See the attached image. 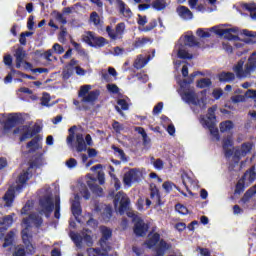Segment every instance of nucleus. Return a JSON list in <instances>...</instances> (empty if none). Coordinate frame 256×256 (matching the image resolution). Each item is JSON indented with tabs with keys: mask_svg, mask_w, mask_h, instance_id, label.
<instances>
[{
	"mask_svg": "<svg viewBox=\"0 0 256 256\" xmlns=\"http://www.w3.org/2000/svg\"><path fill=\"white\" fill-rule=\"evenodd\" d=\"M43 223V219L36 214H31L28 218H24L21 224V237L24 249L27 255H35L37 246L33 243V232L31 231L32 225L39 227Z\"/></svg>",
	"mask_w": 256,
	"mask_h": 256,
	"instance_id": "obj_1",
	"label": "nucleus"
},
{
	"mask_svg": "<svg viewBox=\"0 0 256 256\" xmlns=\"http://www.w3.org/2000/svg\"><path fill=\"white\" fill-rule=\"evenodd\" d=\"M243 61H239L234 66V72L236 73L239 79H243L245 77H251V73L256 71V52L252 53V55L248 58V61L244 65Z\"/></svg>",
	"mask_w": 256,
	"mask_h": 256,
	"instance_id": "obj_2",
	"label": "nucleus"
},
{
	"mask_svg": "<svg viewBox=\"0 0 256 256\" xmlns=\"http://www.w3.org/2000/svg\"><path fill=\"white\" fill-rule=\"evenodd\" d=\"M182 99L190 105L200 107V109H205V105H207V98H205V92L202 91L200 94H197L195 93V89L193 88H189L188 90L184 91Z\"/></svg>",
	"mask_w": 256,
	"mask_h": 256,
	"instance_id": "obj_3",
	"label": "nucleus"
},
{
	"mask_svg": "<svg viewBox=\"0 0 256 256\" xmlns=\"http://www.w3.org/2000/svg\"><path fill=\"white\" fill-rule=\"evenodd\" d=\"M146 245L148 249H153L156 245V255L163 256L165 255V251H169L171 249V245L167 244V242L161 240L159 242V234L158 233H150L148 235V240L146 241Z\"/></svg>",
	"mask_w": 256,
	"mask_h": 256,
	"instance_id": "obj_4",
	"label": "nucleus"
},
{
	"mask_svg": "<svg viewBox=\"0 0 256 256\" xmlns=\"http://www.w3.org/2000/svg\"><path fill=\"white\" fill-rule=\"evenodd\" d=\"M82 41L90 45V47H105L109 43L107 39L101 36H97L95 32H86L82 36Z\"/></svg>",
	"mask_w": 256,
	"mask_h": 256,
	"instance_id": "obj_5",
	"label": "nucleus"
},
{
	"mask_svg": "<svg viewBox=\"0 0 256 256\" xmlns=\"http://www.w3.org/2000/svg\"><path fill=\"white\" fill-rule=\"evenodd\" d=\"M91 85H84L80 87L79 97L83 103H94L99 97V90L91 91Z\"/></svg>",
	"mask_w": 256,
	"mask_h": 256,
	"instance_id": "obj_6",
	"label": "nucleus"
},
{
	"mask_svg": "<svg viewBox=\"0 0 256 256\" xmlns=\"http://www.w3.org/2000/svg\"><path fill=\"white\" fill-rule=\"evenodd\" d=\"M210 31L215 32L216 35H219L220 37H224L225 39H228L229 41L233 39H237V36L239 35V29L237 28H223V26H214L210 28Z\"/></svg>",
	"mask_w": 256,
	"mask_h": 256,
	"instance_id": "obj_7",
	"label": "nucleus"
},
{
	"mask_svg": "<svg viewBox=\"0 0 256 256\" xmlns=\"http://www.w3.org/2000/svg\"><path fill=\"white\" fill-rule=\"evenodd\" d=\"M114 206L117 213L123 215L125 211H127V207H129V197L124 192H118L114 198Z\"/></svg>",
	"mask_w": 256,
	"mask_h": 256,
	"instance_id": "obj_8",
	"label": "nucleus"
},
{
	"mask_svg": "<svg viewBox=\"0 0 256 256\" xmlns=\"http://www.w3.org/2000/svg\"><path fill=\"white\" fill-rule=\"evenodd\" d=\"M255 144L253 142H244L240 146L234 147L233 155L235 159H243V157H247V155L251 154Z\"/></svg>",
	"mask_w": 256,
	"mask_h": 256,
	"instance_id": "obj_9",
	"label": "nucleus"
},
{
	"mask_svg": "<svg viewBox=\"0 0 256 256\" xmlns=\"http://www.w3.org/2000/svg\"><path fill=\"white\" fill-rule=\"evenodd\" d=\"M143 178V172L134 168L124 174L123 183L126 187H131L132 183L139 182Z\"/></svg>",
	"mask_w": 256,
	"mask_h": 256,
	"instance_id": "obj_10",
	"label": "nucleus"
},
{
	"mask_svg": "<svg viewBox=\"0 0 256 256\" xmlns=\"http://www.w3.org/2000/svg\"><path fill=\"white\" fill-rule=\"evenodd\" d=\"M53 209H55L53 198H51L49 195L44 196L40 200L39 213H41V215L44 214L46 217H49V213H52Z\"/></svg>",
	"mask_w": 256,
	"mask_h": 256,
	"instance_id": "obj_11",
	"label": "nucleus"
},
{
	"mask_svg": "<svg viewBox=\"0 0 256 256\" xmlns=\"http://www.w3.org/2000/svg\"><path fill=\"white\" fill-rule=\"evenodd\" d=\"M87 145L89 147L93 145V139L91 138V135L87 134L86 137L83 138V134H76V151L78 153H82V151H87Z\"/></svg>",
	"mask_w": 256,
	"mask_h": 256,
	"instance_id": "obj_12",
	"label": "nucleus"
},
{
	"mask_svg": "<svg viewBox=\"0 0 256 256\" xmlns=\"http://www.w3.org/2000/svg\"><path fill=\"white\" fill-rule=\"evenodd\" d=\"M16 57V67L17 69H31V63L25 61V57H27V53L23 48H18L15 52Z\"/></svg>",
	"mask_w": 256,
	"mask_h": 256,
	"instance_id": "obj_13",
	"label": "nucleus"
},
{
	"mask_svg": "<svg viewBox=\"0 0 256 256\" xmlns=\"http://www.w3.org/2000/svg\"><path fill=\"white\" fill-rule=\"evenodd\" d=\"M100 231L102 234V238L100 240V247H101L102 251H106V252L111 251V246H109V244L107 243V240L111 239V235H112L111 229H109L105 226H102L100 228Z\"/></svg>",
	"mask_w": 256,
	"mask_h": 256,
	"instance_id": "obj_14",
	"label": "nucleus"
},
{
	"mask_svg": "<svg viewBox=\"0 0 256 256\" xmlns=\"http://www.w3.org/2000/svg\"><path fill=\"white\" fill-rule=\"evenodd\" d=\"M72 239L76 247H81L83 243H86L88 247H91V245H93V239L91 238V235H89V233L83 234L82 236L80 234H73Z\"/></svg>",
	"mask_w": 256,
	"mask_h": 256,
	"instance_id": "obj_15",
	"label": "nucleus"
},
{
	"mask_svg": "<svg viewBox=\"0 0 256 256\" xmlns=\"http://www.w3.org/2000/svg\"><path fill=\"white\" fill-rule=\"evenodd\" d=\"M134 222H135L134 224L135 235H137L138 237H143V235H146L147 230L149 229L147 224H145V222L138 217L134 218Z\"/></svg>",
	"mask_w": 256,
	"mask_h": 256,
	"instance_id": "obj_16",
	"label": "nucleus"
},
{
	"mask_svg": "<svg viewBox=\"0 0 256 256\" xmlns=\"http://www.w3.org/2000/svg\"><path fill=\"white\" fill-rule=\"evenodd\" d=\"M108 2L110 3V5H116L121 15H123L124 17H131L133 15L131 9H129V7H127V4H125V2H123L122 0H108Z\"/></svg>",
	"mask_w": 256,
	"mask_h": 256,
	"instance_id": "obj_17",
	"label": "nucleus"
},
{
	"mask_svg": "<svg viewBox=\"0 0 256 256\" xmlns=\"http://www.w3.org/2000/svg\"><path fill=\"white\" fill-rule=\"evenodd\" d=\"M87 185L91 189L95 195H98V197H101L103 195V188L99 187L96 183L97 180L91 176V174H88L87 176Z\"/></svg>",
	"mask_w": 256,
	"mask_h": 256,
	"instance_id": "obj_18",
	"label": "nucleus"
},
{
	"mask_svg": "<svg viewBox=\"0 0 256 256\" xmlns=\"http://www.w3.org/2000/svg\"><path fill=\"white\" fill-rule=\"evenodd\" d=\"M106 31L111 39H121V36L123 35V31H125V24L119 23L116 26V31L111 30V27H107Z\"/></svg>",
	"mask_w": 256,
	"mask_h": 256,
	"instance_id": "obj_19",
	"label": "nucleus"
},
{
	"mask_svg": "<svg viewBox=\"0 0 256 256\" xmlns=\"http://www.w3.org/2000/svg\"><path fill=\"white\" fill-rule=\"evenodd\" d=\"M14 133H20V135H22L20 141H25L26 139H31V137H33V130L29 126H20L14 130Z\"/></svg>",
	"mask_w": 256,
	"mask_h": 256,
	"instance_id": "obj_20",
	"label": "nucleus"
},
{
	"mask_svg": "<svg viewBox=\"0 0 256 256\" xmlns=\"http://www.w3.org/2000/svg\"><path fill=\"white\" fill-rule=\"evenodd\" d=\"M233 147V136L228 135L226 138L223 139V149L226 157H231L233 155L234 150L231 148Z\"/></svg>",
	"mask_w": 256,
	"mask_h": 256,
	"instance_id": "obj_21",
	"label": "nucleus"
},
{
	"mask_svg": "<svg viewBox=\"0 0 256 256\" xmlns=\"http://www.w3.org/2000/svg\"><path fill=\"white\" fill-rule=\"evenodd\" d=\"M13 217H15V213L6 215L2 218V220H0V233L7 231V229L13 225Z\"/></svg>",
	"mask_w": 256,
	"mask_h": 256,
	"instance_id": "obj_22",
	"label": "nucleus"
},
{
	"mask_svg": "<svg viewBox=\"0 0 256 256\" xmlns=\"http://www.w3.org/2000/svg\"><path fill=\"white\" fill-rule=\"evenodd\" d=\"M80 198L79 195H74V199L71 200V209H72V214L74 217H79L81 215V203L79 202Z\"/></svg>",
	"mask_w": 256,
	"mask_h": 256,
	"instance_id": "obj_23",
	"label": "nucleus"
},
{
	"mask_svg": "<svg viewBox=\"0 0 256 256\" xmlns=\"http://www.w3.org/2000/svg\"><path fill=\"white\" fill-rule=\"evenodd\" d=\"M18 121H19V117L16 114L10 115L4 125L5 132L9 133V131H11V129H13V127L17 125Z\"/></svg>",
	"mask_w": 256,
	"mask_h": 256,
	"instance_id": "obj_24",
	"label": "nucleus"
},
{
	"mask_svg": "<svg viewBox=\"0 0 256 256\" xmlns=\"http://www.w3.org/2000/svg\"><path fill=\"white\" fill-rule=\"evenodd\" d=\"M14 199H15V188L10 187L3 197L5 207H11V205H13Z\"/></svg>",
	"mask_w": 256,
	"mask_h": 256,
	"instance_id": "obj_25",
	"label": "nucleus"
},
{
	"mask_svg": "<svg viewBox=\"0 0 256 256\" xmlns=\"http://www.w3.org/2000/svg\"><path fill=\"white\" fill-rule=\"evenodd\" d=\"M177 13L179 17H181L182 19H185V20L193 19V13L191 12V10H189V8L185 6H179L177 8Z\"/></svg>",
	"mask_w": 256,
	"mask_h": 256,
	"instance_id": "obj_26",
	"label": "nucleus"
},
{
	"mask_svg": "<svg viewBox=\"0 0 256 256\" xmlns=\"http://www.w3.org/2000/svg\"><path fill=\"white\" fill-rule=\"evenodd\" d=\"M220 131L221 133H231L233 131L235 124L231 120H227L220 123Z\"/></svg>",
	"mask_w": 256,
	"mask_h": 256,
	"instance_id": "obj_27",
	"label": "nucleus"
},
{
	"mask_svg": "<svg viewBox=\"0 0 256 256\" xmlns=\"http://www.w3.org/2000/svg\"><path fill=\"white\" fill-rule=\"evenodd\" d=\"M256 179V172L255 167L250 168L246 173L244 174L243 181L244 183H253Z\"/></svg>",
	"mask_w": 256,
	"mask_h": 256,
	"instance_id": "obj_28",
	"label": "nucleus"
},
{
	"mask_svg": "<svg viewBox=\"0 0 256 256\" xmlns=\"http://www.w3.org/2000/svg\"><path fill=\"white\" fill-rule=\"evenodd\" d=\"M215 107L209 108L208 109V114H207V119L202 118L201 123L202 125H207V123H214L215 121Z\"/></svg>",
	"mask_w": 256,
	"mask_h": 256,
	"instance_id": "obj_29",
	"label": "nucleus"
},
{
	"mask_svg": "<svg viewBox=\"0 0 256 256\" xmlns=\"http://www.w3.org/2000/svg\"><path fill=\"white\" fill-rule=\"evenodd\" d=\"M77 66V60L72 59L69 63V65L67 66L66 69H64L63 71V78L64 79H69L71 77V75H73V70L69 67H75Z\"/></svg>",
	"mask_w": 256,
	"mask_h": 256,
	"instance_id": "obj_30",
	"label": "nucleus"
},
{
	"mask_svg": "<svg viewBox=\"0 0 256 256\" xmlns=\"http://www.w3.org/2000/svg\"><path fill=\"white\" fill-rule=\"evenodd\" d=\"M41 143H39V138H34L27 144V149L29 153H33V151H37V149H41Z\"/></svg>",
	"mask_w": 256,
	"mask_h": 256,
	"instance_id": "obj_31",
	"label": "nucleus"
},
{
	"mask_svg": "<svg viewBox=\"0 0 256 256\" xmlns=\"http://www.w3.org/2000/svg\"><path fill=\"white\" fill-rule=\"evenodd\" d=\"M205 126L209 129L213 139H215L216 141H219V129H217V127H215L214 124L209 122H206Z\"/></svg>",
	"mask_w": 256,
	"mask_h": 256,
	"instance_id": "obj_32",
	"label": "nucleus"
},
{
	"mask_svg": "<svg viewBox=\"0 0 256 256\" xmlns=\"http://www.w3.org/2000/svg\"><path fill=\"white\" fill-rule=\"evenodd\" d=\"M151 39L143 37V38H136V40L133 42V47H135V49H139L141 47H145V45H147V43H150Z\"/></svg>",
	"mask_w": 256,
	"mask_h": 256,
	"instance_id": "obj_33",
	"label": "nucleus"
},
{
	"mask_svg": "<svg viewBox=\"0 0 256 256\" xmlns=\"http://www.w3.org/2000/svg\"><path fill=\"white\" fill-rule=\"evenodd\" d=\"M150 163L157 171H162V169L165 167V163L159 158L155 159V157H151Z\"/></svg>",
	"mask_w": 256,
	"mask_h": 256,
	"instance_id": "obj_34",
	"label": "nucleus"
},
{
	"mask_svg": "<svg viewBox=\"0 0 256 256\" xmlns=\"http://www.w3.org/2000/svg\"><path fill=\"white\" fill-rule=\"evenodd\" d=\"M34 167H45V165H47V158H45V156H43V154H40L33 162Z\"/></svg>",
	"mask_w": 256,
	"mask_h": 256,
	"instance_id": "obj_35",
	"label": "nucleus"
},
{
	"mask_svg": "<svg viewBox=\"0 0 256 256\" xmlns=\"http://www.w3.org/2000/svg\"><path fill=\"white\" fill-rule=\"evenodd\" d=\"M145 65H147V60H145V57H143V55H138L134 62L135 69H143Z\"/></svg>",
	"mask_w": 256,
	"mask_h": 256,
	"instance_id": "obj_36",
	"label": "nucleus"
},
{
	"mask_svg": "<svg viewBox=\"0 0 256 256\" xmlns=\"http://www.w3.org/2000/svg\"><path fill=\"white\" fill-rule=\"evenodd\" d=\"M153 9H156V11H163V9L167 8V1L165 0H155L152 3Z\"/></svg>",
	"mask_w": 256,
	"mask_h": 256,
	"instance_id": "obj_37",
	"label": "nucleus"
},
{
	"mask_svg": "<svg viewBox=\"0 0 256 256\" xmlns=\"http://www.w3.org/2000/svg\"><path fill=\"white\" fill-rule=\"evenodd\" d=\"M12 256H27V252H25V246L17 245L12 250Z\"/></svg>",
	"mask_w": 256,
	"mask_h": 256,
	"instance_id": "obj_38",
	"label": "nucleus"
},
{
	"mask_svg": "<svg viewBox=\"0 0 256 256\" xmlns=\"http://www.w3.org/2000/svg\"><path fill=\"white\" fill-rule=\"evenodd\" d=\"M13 239H15V232H8L4 238L3 247H9V245H13Z\"/></svg>",
	"mask_w": 256,
	"mask_h": 256,
	"instance_id": "obj_39",
	"label": "nucleus"
},
{
	"mask_svg": "<svg viewBox=\"0 0 256 256\" xmlns=\"http://www.w3.org/2000/svg\"><path fill=\"white\" fill-rule=\"evenodd\" d=\"M233 79H235V74H233L231 72H222L219 75L220 81H226L227 83H229V81H233Z\"/></svg>",
	"mask_w": 256,
	"mask_h": 256,
	"instance_id": "obj_40",
	"label": "nucleus"
},
{
	"mask_svg": "<svg viewBox=\"0 0 256 256\" xmlns=\"http://www.w3.org/2000/svg\"><path fill=\"white\" fill-rule=\"evenodd\" d=\"M54 208H55L54 217L56 219H59V217H61V213H60V211H61V199L59 197L55 198Z\"/></svg>",
	"mask_w": 256,
	"mask_h": 256,
	"instance_id": "obj_41",
	"label": "nucleus"
},
{
	"mask_svg": "<svg viewBox=\"0 0 256 256\" xmlns=\"http://www.w3.org/2000/svg\"><path fill=\"white\" fill-rule=\"evenodd\" d=\"M29 171H31V168H28L26 172L19 176L18 181L21 183V185L25 184L27 181H29V179H31V173Z\"/></svg>",
	"mask_w": 256,
	"mask_h": 256,
	"instance_id": "obj_42",
	"label": "nucleus"
},
{
	"mask_svg": "<svg viewBox=\"0 0 256 256\" xmlns=\"http://www.w3.org/2000/svg\"><path fill=\"white\" fill-rule=\"evenodd\" d=\"M107 253H109V251L106 252V251L102 250V252H101L94 248L88 249V256H107Z\"/></svg>",
	"mask_w": 256,
	"mask_h": 256,
	"instance_id": "obj_43",
	"label": "nucleus"
},
{
	"mask_svg": "<svg viewBox=\"0 0 256 256\" xmlns=\"http://www.w3.org/2000/svg\"><path fill=\"white\" fill-rule=\"evenodd\" d=\"M210 85H211V80L208 78H202L197 82V87L199 89H205L207 87H210Z\"/></svg>",
	"mask_w": 256,
	"mask_h": 256,
	"instance_id": "obj_44",
	"label": "nucleus"
},
{
	"mask_svg": "<svg viewBox=\"0 0 256 256\" xmlns=\"http://www.w3.org/2000/svg\"><path fill=\"white\" fill-rule=\"evenodd\" d=\"M185 45H187L188 47H195V45H198L197 41L195 40V36L191 35H187L185 36V40H184Z\"/></svg>",
	"mask_w": 256,
	"mask_h": 256,
	"instance_id": "obj_45",
	"label": "nucleus"
},
{
	"mask_svg": "<svg viewBox=\"0 0 256 256\" xmlns=\"http://www.w3.org/2000/svg\"><path fill=\"white\" fill-rule=\"evenodd\" d=\"M178 57H180V59H191V54L187 52L185 46H182L178 49Z\"/></svg>",
	"mask_w": 256,
	"mask_h": 256,
	"instance_id": "obj_46",
	"label": "nucleus"
},
{
	"mask_svg": "<svg viewBox=\"0 0 256 256\" xmlns=\"http://www.w3.org/2000/svg\"><path fill=\"white\" fill-rule=\"evenodd\" d=\"M112 149H114V153L124 162H127V156H125V152H123L122 149L112 146Z\"/></svg>",
	"mask_w": 256,
	"mask_h": 256,
	"instance_id": "obj_47",
	"label": "nucleus"
},
{
	"mask_svg": "<svg viewBox=\"0 0 256 256\" xmlns=\"http://www.w3.org/2000/svg\"><path fill=\"white\" fill-rule=\"evenodd\" d=\"M245 8L249 11L250 17H252V19H256V4H246Z\"/></svg>",
	"mask_w": 256,
	"mask_h": 256,
	"instance_id": "obj_48",
	"label": "nucleus"
},
{
	"mask_svg": "<svg viewBox=\"0 0 256 256\" xmlns=\"http://www.w3.org/2000/svg\"><path fill=\"white\" fill-rule=\"evenodd\" d=\"M253 195H255V191H254L253 189L248 190V191L244 194L243 198L241 199V202H242V203H248V202H249V199H251V198L253 197Z\"/></svg>",
	"mask_w": 256,
	"mask_h": 256,
	"instance_id": "obj_49",
	"label": "nucleus"
},
{
	"mask_svg": "<svg viewBox=\"0 0 256 256\" xmlns=\"http://www.w3.org/2000/svg\"><path fill=\"white\" fill-rule=\"evenodd\" d=\"M111 213H112L111 206H105V209L103 212L104 221H109V219H111Z\"/></svg>",
	"mask_w": 256,
	"mask_h": 256,
	"instance_id": "obj_50",
	"label": "nucleus"
},
{
	"mask_svg": "<svg viewBox=\"0 0 256 256\" xmlns=\"http://www.w3.org/2000/svg\"><path fill=\"white\" fill-rule=\"evenodd\" d=\"M90 20L92 23H94V25H101V18H99V14H97V12H92L90 15Z\"/></svg>",
	"mask_w": 256,
	"mask_h": 256,
	"instance_id": "obj_51",
	"label": "nucleus"
},
{
	"mask_svg": "<svg viewBox=\"0 0 256 256\" xmlns=\"http://www.w3.org/2000/svg\"><path fill=\"white\" fill-rule=\"evenodd\" d=\"M52 51L54 53H57L58 55H61L63 53H65V49L63 48V46H61L59 43H55L52 47Z\"/></svg>",
	"mask_w": 256,
	"mask_h": 256,
	"instance_id": "obj_52",
	"label": "nucleus"
},
{
	"mask_svg": "<svg viewBox=\"0 0 256 256\" xmlns=\"http://www.w3.org/2000/svg\"><path fill=\"white\" fill-rule=\"evenodd\" d=\"M31 209H33V202L28 201L21 210L22 215H27Z\"/></svg>",
	"mask_w": 256,
	"mask_h": 256,
	"instance_id": "obj_53",
	"label": "nucleus"
},
{
	"mask_svg": "<svg viewBox=\"0 0 256 256\" xmlns=\"http://www.w3.org/2000/svg\"><path fill=\"white\" fill-rule=\"evenodd\" d=\"M242 35H245L246 37H250V40H247V43L253 42V39L256 37V32L249 31V30H243Z\"/></svg>",
	"mask_w": 256,
	"mask_h": 256,
	"instance_id": "obj_54",
	"label": "nucleus"
},
{
	"mask_svg": "<svg viewBox=\"0 0 256 256\" xmlns=\"http://www.w3.org/2000/svg\"><path fill=\"white\" fill-rule=\"evenodd\" d=\"M175 209L180 213V215H187V213H189V210L187 209V207H185L182 204H177L175 206Z\"/></svg>",
	"mask_w": 256,
	"mask_h": 256,
	"instance_id": "obj_55",
	"label": "nucleus"
},
{
	"mask_svg": "<svg viewBox=\"0 0 256 256\" xmlns=\"http://www.w3.org/2000/svg\"><path fill=\"white\" fill-rule=\"evenodd\" d=\"M197 35H198V37H201L202 39H207V38L211 37V34L209 33V31H205L203 29H198Z\"/></svg>",
	"mask_w": 256,
	"mask_h": 256,
	"instance_id": "obj_56",
	"label": "nucleus"
},
{
	"mask_svg": "<svg viewBox=\"0 0 256 256\" xmlns=\"http://www.w3.org/2000/svg\"><path fill=\"white\" fill-rule=\"evenodd\" d=\"M233 103H244L245 95H235L231 97Z\"/></svg>",
	"mask_w": 256,
	"mask_h": 256,
	"instance_id": "obj_57",
	"label": "nucleus"
},
{
	"mask_svg": "<svg viewBox=\"0 0 256 256\" xmlns=\"http://www.w3.org/2000/svg\"><path fill=\"white\" fill-rule=\"evenodd\" d=\"M50 101H51V97L49 96V94L44 93L41 99V105L48 107Z\"/></svg>",
	"mask_w": 256,
	"mask_h": 256,
	"instance_id": "obj_58",
	"label": "nucleus"
},
{
	"mask_svg": "<svg viewBox=\"0 0 256 256\" xmlns=\"http://www.w3.org/2000/svg\"><path fill=\"white\" fill-rule=\"evenodd\" d=\"M66 167H68V169H75V167H77V161L75 160V158H70L69 160H67Z\"/></svg>",
	"mask_w": 256,
	"mask_h": 256,
	"instance_id": "obj_59",
	"label": "nucleus"
},
{
	"mask_svg": "<svg viewBox=\"0 0 256 256\" xmlns=\"http://www.w3.org/2000/svg\"><path fill=\"white\" fill-rule=\"evenodd\" d=\"M112 127L114 129V131H116V133H121V131H123V129H125L123 127V124L115 121L113 124H112Z\"/></svg>",
	"mask_w": 256,
	"mask_h": 256,
	"instance_id": "obj_60",
	"label": "nucleus"
},
{
	"mask_svg": "<svg viewBox=\"0 0 256 256\" xmlns=\"http://www.w3.org/2000/svg\"><path fill=\"white\" fill-rule=\"evenodd\" d=\"M163 110V102H159L154 108H153V115H159L161 111Z\"/></svg>",
	"mask_w": 256,
	"mask_h": 256,
	"instance_id": "obj_61",
	"label": "nucleus"
},
{
	"mask_svg": "<svg viewBox=\"0 0 256 256\" xmlns=\"http://www.w3.org/2000/svg\"><path fill=\"white\" fill-rule=\"evenodd\" d=\"M245 99L246 97L250 98V99H256V90H247L245 95H244Z\"/></svg>",
	"mask_w": 256,
	"mask_h": 256,
	"instance_id": "obj_62",
	"label": "nucleus"
},
{
	"mask_svg": "<svg viewBox=\"0 0 256 256\" xmlns=\"http://www.w3.org/2000/svg\"><path fill=\"white\" fill-rule=\"evenodd\" d=\"M80 193L82 197H84V199H89L90 195H89V190H87V187L81 186Z\"/></svg>",
	"mask_w": 256,
	"mask_h": 256,
	"instance_id": "obj_63",
	"label": "nucleus"
},
{
	"mask_svg": "<svg viewBox=\"0 0 256 256\" xmlns=\"http://www.w3.org/2000/svg\"><path fill=\"white\" fill-rule=\"evenodd\" d=\"M107 89L110 91V93H119V87H117L115 84H108Z\"/></svg>",
	"mask_w": 256,
	"mask_h": 256,
	"instance_id": "obj_64",
	"label": "nucleus"
}]
</instances>
